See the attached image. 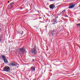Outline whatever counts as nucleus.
I'll list each match as a JSON object with an SVG mask.
<instances>
[{
	"label": "nucleus",
	"mask_w": 80,
	"mask_h": 80,
	"mask_svg": "<svg viewBox=\"0 0 80 80\" xmlns=\"http://www.w3.org/2000/svg\"><path fill=\"white\" fill-rule=\"evenodd\" d=\"M32 47H33V48L31 49V52L33 55H36L38 53L37 51V46L36 45L34 44L32 46Z\"/></svg>",
	"instance_id": "obj_1"
},
{
	"label": "nucleus",
	"mask_w": 80,
	"mask_h": 80,
	"mask_svg": "<svg viewBox=\"0 0 80 80\" xmlns=\"http://www.w3.org/2000/svg\"><path fill=\"white\" fill-rule=\"evenodd\" d=\"M50 8H51L52 9H53V8H55V5L54 4H52L50 5Z\"/></svg>",
	"instance_id": "obj_9"
},
{
	"label": "nucleus",
	"mask_w": 80,
	"mask_h": 80,
	"mask_svg": "<svg viewBox=\"0 0 80 80\" xmlns=\"http://www.w3.org/2000/svg\"><path fill=\"white\" fill-rule=\"evenodd\" d=\"M13 6H14V3H13V2H12L8 5V8L9 9H11V8H13Z\"/></svg>",
	"instance_id": "obj_3"
},
{
	"label": "nucleus",
	"mask_w": 80,
	"mask_h": 80,
	"mask_svg": "<svg viewBox=\"0 0 80 80\" xmlns=\"http://www.w3.org/2000/svg\"><path fill=\"white\" fill-rule=\"evenodd\" d=\"M32 61H35V60H34V59H33Z\"/></svg>",
	"instance_id": "obj_18"
},
{
	"label": "nucleus",
	"mask_w": 80,
	"mask_h": 80,
	"mask_svg": "<svg viewBox=\"0 0 80 80\" xmlns=\"http://www.w3.org/2000/svg\"><path fill=\"white\" fill-rule=\"evenodd\" d=\"M3 60H4V62L5 63H8V61L7 58Z\"/></svg>",
	"instance_id": "obj_11"
},
{
	"label": "nucleus",
	"mask_w": 80,
	"mask_h": 80,
	"mask_svg": "<svg viewBox=\"0 0 80 80\" xmlns=\"http://www.w3.org/2000/svg\"><path fill=\"white\" fill-rule=\"evenodd\" d=\"M18 33H19V34H21V35H22L23 34V31H21L20 30H19L17 31Z\"/></svg>",
	"instance_id": "obj_7"
},
{
	"label": "nucleus",
	"mask_w": 80,
	"mask_h": 80,
	"mask_svg": "<svg viewBox=\"0 0 80 80\" xmlns=\"http://www.w3.org/2000/svg\"><path fill=\"white\" fill-rule=\"evenodd\" d=\"M33 20H35V19H33Z\"/></svg>",
	"instance_id": "obj_23"
},
{
	"label": "nucleus",
	"mask_w": 80,
	"mask_h": 80,
	"mask_svg": "<svg viewBox=\"0 0 80 80\" xmlns=\"http://www.w3.org/2000/svg\"><path fill=\"white\" fill-rule=\"evenodd\" d=\"M8 3H10V1H8Z\"/></svg>",
	"instance_id": "obj_19"
},
{
	"label": "nucleus",
	"mask_w": 80,
	"mask_h": 80,
	"mask_svg": "<svg viewBox=\"0 0 80 80\" xmlns=\"http://www.w3.org/2000/svg\"><path fill=\"white\" fill-rule=\"evenodd\" d=\"M10 65L14 67V66L17 65V64H15V63L14 62H12L10 63Z\"/></svg>",
	"instance_id": "obj_8"
},
{
	"label": "nucleus",
	"mask_w": 80,
	"mask_h": 80,
	"mask_svg": "<svg viewBox=\"0 0 80 80\" xmlns=\"http://www.w3.org/2000/svg\"><path fill=\"white\" fill-rule=\"evenodd\" d=\"M0 38H1V37H0V42H2L3 41V40L2 39Z\"/></svg>",
	"instance_id": "obj_14"
},
{
	"label": "nucleus",
	"mask_w": 80,
	"mask_h": 80,
	"mask_svg": "<svg viewBox=\"0 0 80 80\" xmlns=\"http://www.w3.org/2000/svg\"><path fill=\"white\" fill-rule=\"evenodd\" d=\"M10 69L9 67H5L4 68V72H10Z\"/></svg>",
	"instance_id": "obj_4"
},
{
	"label": "nucleus",
	"mask_w": 80,
	"mask_h": 80,
	"mask_svg": "<svg viewBox=\"0 0 80 80\" xmlns=\"http://www.w3.org/2000/svg\"><path fill=\"white\" fill-rule=\"evenodd\" d=\"M69 2H71V1H69Z\"/></svg>",
	"instance_id": "obj_21"
},
{
	"label": "nucleus",
	"mask_w": 80,
	"mask_h": 80,
	"mask_svg": "<svg viewBox=\"0 0 80 80\" xmlns=\"http://www.w3.org/2000/svg\"><path fill=\"white\" fill-rule=\"evenodd\" d=\"M19 52H21L22 53H25L26 52V50H25V49L23 47L22 48H20L18 49Z\"/></svg>",
	"instance_id": "obj_2"
},
{
	"label": "nucleus",
	"mask_w": 80,
	"mask_h": 80,
	"mask_svg": "<svg viewBox=\"0 0 80 80\" xmlns=\"http://www.w3.org/2000/svg\"><path fill=\"white\" fill-rule=\"evenodd\" d=\"M52 0V1H53V0Z\"/></svg>",
	"instance_id": "obj_20"
},
{
	"label": "nucleus",
	"mask_w": 80,
	"mask_h": 80,
	"mask_svg": "<svg viewBox=\"0 0 80 80\" xmlns=\"http://www.w3.org/2000/svg\"><path fill=\"white\" fill-rule=\"evenodd\" d=\"M56 18H58V17H57Z\"/></svg>",
	"instance_id": "obj_25"
},
{
	"label": "nucleus",
	"mask_w": 80,
	"mask_h": 80,
	"mask_svg": "<svg viewBox=\"0 0 80 80\" xmlns=\"http://www.w3.org/2000/svg\"><path fill=\"white\" fill-rule=\"evenodd\" d=\"M57 32L55 30H53L52 32H51V35L52 37H53L55 33H56Z\"/></svg>",
	"instance_id": "obj_6"
},
{
	"label": "nucleus",
	"mask_w": 80,
	"mask_h": 80,
	"mask_svg": "<svg viewBox=\"0 0 80 80\" xmlns=\"http://www.w3.org/2000/svg\"><path fill=\"white\" fill-rule=\"evenodd\" d=\"M76 5V4L75 3H71L69 4L68 8H74V7H75V6Z\"/></svg>",
	"instance_id": "obj_5"
},
{
	"label": "nucleus",
	"mask_w": 80,
	"mask_h": 80,
	"mask_svg": "<svg viewBox=\"0 0 80 80\" xmlns=\"http://www.w3.org/2000/svg\"><path fill=\"white\" fill-rule=\"evenodd\" d=\"M2 57L3 60H5V59L7 58L6 57H5V56L4 55H2Z\"/></svg>",
	"instance_id": "obj_12"
},
{
	"label": "nucleus",
	"mask_w": 80,
	"mask_h": 80,
	"mask_svg": "<svg viewBox=\"0 0 80 80\" xmlns=\"http://www.w3.org/2000/svg\"><path fill=\"white\" fill-rule=\"evenodd\" d=\"M76 25L77 26H80V23H78L77 24H76Z\"/></svg>",
	"instance_id": "obj_15"
},
{
	"label": "nucleus",
	"mask_w": 80,
	"mask_h": 80,
	"mask_svg": "<svg viewBox=\"0 0 80 80\" xmlns=\"http://www.w3.org/2000/svg\"><path fill=\"white\" fill-rule=\"evenodd\" d=\"M80 8V5H79V6L77 8H78H78Z\"/></svg>",
	"instance_id": "obj_16"
},
{
	"label": "nucleus",
	"mask_w": 80,
	"mask_h": 80,
	"mask_svg": "<svg viewBox=\"0 0 80 80\" xmlns=\"http://www.w3.org/2000/svg\"><path fill=\"white\" fill-rule=\"evenodd\" d=\"M17 68H18V67H17Z\"/></svg>",
	"instance_id": "obj_24"
},
{
	"label": "nucleus",
	"mask_w": 80,
	"mask_h": 80,
	"mask_svg": "<svg viewBox=\"0 0 80 80\" xmlns=\"http://www.w3.org/2000/svg\"><path fill=\"white\" fill-rule=\"evenodd\" d=\"M66 11V10H64L62 12H61V14H63L64 13H65V11Z\"/></svg>",
	"instance_id": "obj_13"
},
{
	"label": "nucleus",
	"mask_w": 80,
	"mask_h": 80,
	"mask_svg": "<svg viewBox=\"0 0 80 80\" xmlns=\"http://www.w3.org/2000/svg\"><path fill=\"white\" fill-rule=\"evenodd\" d=\"M65 17H68V16H67L65 15Z\"/></svg>",
	"instance_id": "obj_17"
},
{
	"label": "nucleus",
	"mask_w": 80,
	"mask_h": 80,
	"mask_svg": "<svg viewBox=\"0 0 80 80\" xmlns=\"http://www.w3.org/2000/svg\"><path fill=\"white\" fill-rule=\"evenodd\" d=\"M61 22H62V21L61 20Z\"/></svg>",
	"instance_id": "obj_22"
},
{
	"label": "nucleus",
	"mask_w": 80,
	"mask_h": 80,
	"mask_svg": "<svg viewBox=\"0 0 80 80\" xmlns=\"http://www.w3.org/2000/svg\"><path fill=\"white\" fill-rule=\"evenodd\" d=\"M31 70H32V72H34V71L35 70V68H34L33 66L32 67H31Z\"/></svg>",
	"instance_id": "obj_10"
}]
</instances>
